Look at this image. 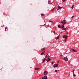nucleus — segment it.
<instances>
[{
    "mask_svg": "<svg viewBox=\"0 0 79 79\" xmlns=\"http://www.w3.org/2000/svg\"><path fill=\"white\" fill-rule=\"evenodd\" d=\"M45 51H44L43 52H42L41 53V55H43L44 54V53H45Z\"/></svg>",
    "mask_w": 79,
    "mask_h": 79,
    "instance_id": "f3484780",
    "label": "nucleus"
},
{
    "mask_svg": "<svg viewBox=\"0 0 79 79\" xmlns=\"http://www.w3.org/2000/svg\"><path fill=\"white\" fill-rule=\"evenodd\" d=\"M41 16H44V14H41Z\"/></svg>",
    "mask_w": 79,
    "mask_h": 79,
    "instance_id": "393cba45",
    "label": "nucleus"
},
{
    "mask_svg": "<svg viewBox=\"0 0 79 79\" xmlns=\"http://www.w3.org/2000/svg\"><path fill=\"white\" fill-rule=\"evenodd\" d=\"M44 50H45V48H44L42 49V51H44Z\"/></svg>",
    "mask_w": 79,
    "mask_h": 79,
    "instance_id": "5701e85b",
    "label": "nucleus"
},
{
    "mask_svg": "<svg viewBox=\"0 0 79 79\" xmlns=\"http://www.w3.org/2000/svg\"><path fill=\"white\" fill-rule=\"evenodd\" d=\"M42 79H47L48 78L47 77V75L44 76V77H42Z\"/></svg>",
    "mask_w": 79,
    "mask_h": 79,
    "instance_id": "7ed1b4c3",
    "label": "nucleus"
},
{
    "mask_svg": "<svg viewBox=\"0 0 79 79\" xmlns=\"http://www.w3.org/2000/svg\"><path fill=\"white\" fill-rule=\"evenodd\" d=\"M60 23H61V24H66V20H64L63 21H61Z\"/></svg>",
    "mask_w": 79,
    "mask_h": 79,
    "instance_id": "f03ea898",
    "label": "nucleus"
},
{
    "mask_svg": "<svg viewBox=\"0 0 79 79\" xmlns=\"http://www.w3.org/2000/svg\"><path fill=\"white\" fill-rule=\"evenodd\" d=\"M58 27H59V28L61 29V26L60 25H58Z\"/></svg>",
    "mask_w": 79,
    "mask_h": 79,
    "instance_id": "2eb2a0df",
    "label": "nucleus"
},
{
    "mask_svg": "<svg viewBox=\"0 0 79 79\" xmlns=\"http://www.w3.org/2000/svg\"><path fill=\"white\" fill-rule=\"evenodd\" d=\"M60 56H62V55H60Z\"/></svg>",
    "mask_w": 79,
    "mask_h": 79,
    "instance_id": "f704fd0d",
    "label": "nucleus"
},
{
    "mask_svg": "<svg viewBox=\"0 0 79 79\" xmlns=\"http://www.w3.org/2000/svg\"><path fill=\"white\" fill-rule=\"evenodd\" d=\"M51 60V59H50L48 58V59H46V61L47 62H48V61H50Z\"/></svg>",
    "mask_w": 79,
    "mask_h": 79,
    "instance_id": "1a4fd4ad",
    "label": "nucleus"
},
{
    "mask_svg": "<svg viewBox=\"0 0 79 79\" xmlns=\"http://www.w3.org/2000/svg\"><path fill=\"white\" fill-rule=\"evenodd\" d=\"M61 28L62 29H63L64 28V24H63L62 25V26H61Z\"/></svg>",
    "mask_w": 79,
    "mask_h": 79,
    "instance_id": "f8f14e48",
    "label": "nucleus"
},
{
    "mask_svg": "<svg viewBox=\"0 0 79 79\" xmlns=\"http://www.w3.org/2000/svg\"><path fill=\"white\" fill-rule=\"evenodd\" d=\"M45 58H49V55H48V54L46 55L45 56Z\"/></svg>",
    "mask_w": 79,
    "mask_h": 79,
    "instance_id": "9d476101",
    "label": "nucleus"
},
{
    "mask_svg": "<svg viewBox=\"0 0 79 79\" xmlns=\"http://www.w3.org/2000/svg\"><path fill=\"white\" fill-rule=\"evenodd\" d=\"M74 16H73L71 18H73V17Z\"/></svg>",
    "mask_w": 79,
    "mask_h": 79,
    "instance_id": "72a5a7b5",
    "label": "nucleus"
},
{
    "mask_svg": "<svg viewBox=\"0 0 79 79\" xmlns=\"http://www.w3.org/2000/svg\"><path fill=\"white\" fill-rule=\"evenodd\" d=\"M5 31H7V30H8V28L7 27H6L5 28Z\"/></svg>",
    "mask_w": 79,
    "mask_h": 79,
    "instance_id": "412c9836",
    "label": "nucleus"
},
{
    "mask_svg": "<svg viewBox=\"0 0 79 79\" xmlns=\"http://www.w3.org/2000/svg\"><path fill=\"white\" fill-rule=\"evenodd\" d=\"M55 10V7H54L52 10L51 11H53Z\"/></svg>",
    "mask_w": 79,
    "mask_h": 79,
    "instance_id": "aec40b11",
    "label": "nucleus"
},
{
    "mask_svg": "<svg viewBox=\"0 0 79 79\" xmlns=\"http://www.w3.org/2000/svg\"><path fill=\"white\" fill-rule=\"evenodd\" d=\"M59 62H60V60H59L58 62H57V63H59Z\"/></svg>",
    "mask_w": 79,
    "mask_h": 79,
    "instance_id": "c756f323",
    "label": "nucleus"
},
{
    "mask_svg": "<svg viewBox=\"0 0 79 79\" xmlns=\"http://www.w3.org/2000/svg\"><path fill=\"white\" fill-rule=\"evenodd\" d=\"M73 51L74 52H77V51L75 50L74 49H72L70 50V52H73Z\"/></svg>",
    "mask_w": 79,
    "mask_h": 79,
    "instance_id": "39448f33",
    "label": "nucleus"
},
{
    "mask_svg": "<svg viewBox=\"0 0 79 79\" xmlns=\"http://www.w3.org/2000/svg\"><path fill=\"white\" fill-rule=\"evenodd\" d=\"M62 30H63V31H66V28H62Z\"/></svg>",
    "mask_w": 79,
    "mask_h": 79,
    "instance_id": "9b49d317",
    "label": "nucleus"
},
{
    "mask_svg": "<svg viewBox=\"0 0 79 79\" xmlns=\"http://www.w3.org/2000/svg\"><path fill=\"white\" fill-rule=\"evenodd\" d=\"M53 33H54V34H55V35L56 34L55 31H53Z\"/></svg>",
    "mask_w": 79,
    "mask_h": 79,
    "instance_id": "a878e982",
    "label": "nucleus"
},
{
    "mask_svg": "<svg viewBox=\"0 0 79 79\" xmlns=\"http://www.w3.org/2000/svg\"><path fill=\"white\" fill-rule=\"evenodd\" d=\"M55 72H58V70H56L55 71Z\"/></svg>",
    "mask_w": 79,
    "mask_h": 79,
    "instance_id": "cd10ccee",
    "label": "nucleus"
},
{
    "mask_svg": "<svg viewBox=\"0 0 79 79\" xmlns=\"http://www.w3.org/2000/svg\"><path fill=\"white\" fill-rule=\"evenodd\" d=\"M58 66V65L57 64H55L53 65V67H56V68H57Z\"/></svg>",
    "mask_w": 79,
    "mask_h": 79,
    "instance_id": "20e7f679",
    "label": "nucleus"
},
{
    "mask_svg": "<svg viewBox=\"0 0 79 79\" xmlns=\"http://www.w3.org/2000/svg\"><path fill=\"white\" fill-rule=\"evenodd\" d=\"M55 39L56 40H57V39H59V36H58L57 37H55Z\"/></svg>",
    "mask_w": 79,
    "mask_h": 79,
    "instance_id": "dca6fc26",
    "label": "nucleus"
},
{
    "mask_svg": "<svg viewBox=\"0 0 79 79\" xmlns=\"http://www.w3.org/2000/svg\"><path fill=\"white\" fill-rule=\"evenodd\" d=\"M48 3L49 5L52 4V3H51V2L49 0L48 1Z\"/></svg>",
    "mask_w": 79,
    "mask_h": 79,
    "instance_id": "4468645a",
    "label": "nucleus"
},
{
    "mask_svg": "<svg viewBox=\"0 0 79 79\" xmlns=\"http://www.w3.org/2000/svg\"><path fill=\"white\" fill-rule=\"evenodd\" d=\"M35 70H36V71H37V70H39V69H39V68H35Z\"/></svg>",
    "mask_w": 79,
    "mask_h": 79,
    "instance_id": "ddd939ff",
    "label": "nucleus"
},
{
    "mask_svg": "<svg viewBox=\"0 0 79 79\" xmlns=\"http://www.w3.org/2000/svg\"><path fill=\"white\" fill-rule=\"evenodd\" d=\"M41 26H42L41 25Z\"/></svg>",
    "mask_w": 79,
    "mask_h": 79,
    "instance_id": "c9c22d12",
    "label": "nucleus"
},
{
    "mask_svg": "<svg viewBox=\"0 0 79 79\" xmlns=\"http://www.w3.org/2000/svg\"><path fill=\"white\" fill-rule=\"evenodd\" d=\"M62 1L64 2L66 1V0H62Z\"/></svg>",
    "mask_w": 79,
    "mask_h": 79,
    "instance_id": "bb28decb",
    "label": "nucleus"
},
{
    "mask_svg": "<svg viewBox=\"0 0 79 79\" xmlns=\"http://www.w3.org/2000/svg\"><path fill=\"white\" fill-rule=\"evenodd\" d=\"M45 24H44V25H43V26H45Z\"/></svg>",
    "mask_w": 79,
    "mask_h": 79,
    "instance_id": "473e14b6",
    "label": "nucleus"
},
{
    "mask_svg": "<svg viewBox=\"0 0 79 79\" xmlns=\"http://www.w3.org/2000/svg\"><path fill=\"white\" fill-rule=\"evenodd\" d=\"M49 21V22H51L52 23V21Z\"/></svg>",
    "mask_w": 79,
    "mask_h": 79,
    "instance_id": "7c9ffc66",
    "label": "nucleus"
},
{
    "mask_svg": "<svg viewBox=\"0 0 79 79\" xmlns=\"http://www.w3.org/2000/svg\"><path fill=\"white\" fill-rule=\"evenodd\" d=\"M48 74V72H47V71H44V75H47V74Z\"/></svg>",
    "mask_w": 79,
    "mask_h": 79,
    "instance_id": "0eeeda50",
    "label": "nucleus"
},
{
    "mask_svg": "<svg viewBox=\"0 0 79 79\" xmlns=\"http://www.w3.org/2000/svg\"><path fill=\"white\" fill-rule=\"evenodd\" d=\"M63 37L64 39H67V36H66V35H64L63 36Z\"/></svg>",
    "mask_w": 79,
    "mask_h": 79,
    "instance_id": "423d86ee",
    "label": "nucleus"
},
{
    "mask_svg": "<svg viewBox=\"0 0 79 79\" xmlns=\"http://www.w3.org/2000/svg\"><path fill=\"white\" fill-rule=\"evenodd\" d=\"M74 5H73L72 6V7H71V8H72V9H73V8H74Z\"/></svg>",
    "mask_w": 79,
    "mask_h": 79,
    "instance_id": "6ab92c4d",
    "label": "nucleus"
},
{
    "mask_svg": "<svg viewBox=\"0 0 79 79\" xmlns=\"http://www.w3.org/2000/svg\"><path fill=\"white\" fill-rule=\"evenodd\" d=\"M54 63V62H52V64H53V63Z\"/></svg>",
    "mask_w": 79,
    "mask_h": 79,
    "instance_id": "2f4dec72",
    "label": "nucleus"
},
{
    "mask_svg": "<svg viewBox=\"0 0 79 79\" xmlns=\"http://www.w3.org/2000/svg\"><path fill=\"white\" fill-rule=\"evenodd\" d=\"M64 60L66 61H68V57L66 56L64 58Z\"/></svg>",
    "mask_w": 79,
    "mask_h": 79,
    "instance_id": "f257e3e1",
    "label": "nucleus"
},
{
    "mask_svg": "<svg viewBox=\"0 0 79 79\" xmlns=\"http://www.w3.org/2000/svg\"><path fill=\"white\" fill-rule=\"evenodd\" d=\"M66 39H65L64 40H63V41H64H64H65V42H66Z\"/></svg>",
    "mask_w": 79,
    "mask_h": 79,
    "instance_id": "4be33fe9",
    "label": "nucleus"
},
{
    "mask_svg": "<svg viewBox=\"0 0 79 79\" xmlns=\"http://www.w3.org/2000/svg\"><path fill=\"white\" fill-rule=\"evenodd\" d=\"M72 71L73 72V74H74V70H73V71Z\"/></svg>",
    "mask_w": 79,
    "mask_h": 79,
    "instance_id": "b1692460",
    "label": "nucleus"
},
{
    "mask_svg": "<svg viewBox=\"0 0 79 79\" xmlns=\"http://www.w3.org/2000/svg\"><path fill=\"white\" fill-rule=\"evenodd\" d=\"M73 74V76H74V77L76 76V75L74 73Z\"/></svg>",
    "mask_w": 79,
    "mask_h": 79,
    "instance_id": "c85d7f7f",
    "label": "nucleus"
},
{
    "mask_svg": "<svg viewBox=\"0 0 79 79\" xmlns=\"http://www.w3.org/2000/svg\"><path fill=\"white\" fill-rule=\"evenodd\" d=\"M46 60V58H44V59L43 60V63H44V62H45V61Z\"/></svg>",
    "mask_w": 79,
    "mask_h": 79,
    "instance_id": "a211bd4d",
    "label": "nucleus"
},
{
    "mask_svg": "<svg viewBox=\"0 0 79 79\" xmlns=\"http://www.w3.org/2000/svg\"><path fill=\"white\" fill-rule=\"evenodd\" d=\"M62 8V7H60V6H58V8L57 9V10H60V9H61V8Z\"/></svg>",
    "mask_w": 79,
    "mask_h": 79,
    "instance_id": "6e6552de",
    "label": "nucleus"
}]
</instances>
